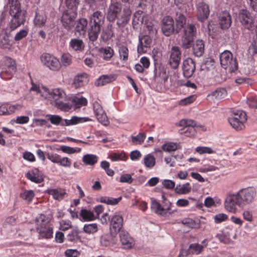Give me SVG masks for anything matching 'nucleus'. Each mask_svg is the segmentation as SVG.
Returning a JSON list of instances; mask_svg holds the SVG:
<instances>
[{
  "label": "nucleus",
  "mask_w": 257,
  "mask_h": 257,
  "mask_svg": "<svg viewBox=\"0 0 257 257\" xmlns=\"http://www.w3.org/2000/svg\"><path fill=\"white\" fill-rule=\"evenodd\" d=\"M146 135L145 133H139L136 136H131L132 143L134 145H141L145 141Z\"/></svg>",
  "instance_id": "50"
},
{
  "label": "nucleus",
  "mask_w": 257,
  "mask_h": 257,
  "mask_svg": "<svg viewBox=\"0 0 257 257\" xmlns=\"http://www.w3.org/2000/svg\"><path fill=\"white\" fill-rule=\"evenodd\" d=\"M227 92L224 88H218L208 95V97L212 100H219L224 98Z\"/></svg>",
  "instance_id": "36"
},
{
  "label": "nucleus",
  "mask_w": 257,
  "mask_h": 257,
  "mask_svg": "<svg viewBox=\"0 0 257 257\" xmlns=\"http://www.w3.org/2000/svg\"><path fill=\"white\" fill-rule=\"evenodd\" d=\"M48 193L52 195L55 200H60L63 199L66 194L65 190L62 189H51L47 191Z\"/></svg>",
  "instance_id": "37"
},
{
  "label": "nucleus",
  "mask_w": 257,
  "mask_h": 257,
  "mask_svg": "<svg viewBox=\"0 0 257 257\" xmlns=\"http://www.w3.org/2000/svg\"><path fill=\"white\" fill-rule=\"evenodd\" d=\"M151 209L156 214L162 216H166L168 213L169 214L173 212V211H170L171 210L172 203H169V206L165 208L162 206L161 204L157 201L156 199H152L151 200Z\"/></svg>",
  "instance_id": "21"
},
{
  "label": "nucleus",
  "mask_w": 257,
  "mask_h": 257,
  "mask_svg": "<svg viewBox=\"0 0 257 257\" xmlns=\"http://www.w3.org/2000/svg\"><path fill=\"white\" fill-rule=\"evenodd\" d=\"M216 237L220 241V242L224 244H227L229 243L231 240L230 234L229 231L225 229L217 234Z\"/></svg>",
  "instance_id": "42"
},
{
  "label": "nucleus",
  "mask_w": 257,
  "mask_h": 257,
  "mask_svg": "<svg viewBox=\"0 0 257 257\" xmlns=\"http://www.w3.org/2000/svg\"><path fill=\"white\" fill-rule=\"evenodd\" d=\"M152 42V40L150 35H145L140 37L138 46V52L140 54L146 53L148 49L151 47Z\"/></svg>",
  "instance_id": "25"
},
{
  "label": "nucleus",
  "mask_w": 257,
  "mask_h": 257,
  "mask_svg": "<svg viewBox=\"0 0 257 257\" xmlns=\"http://www.w3.org/2000/svg\"><path fill=\"white\" fill-rule=\"evenodd\" d=\"M67 102L72 104V108H78L83 106H86L87 104V100L86 98L82 96H74L68 99Z\"/></svg>",
  "instance_id": "30"
},
{
  "label": "nucleus",
  "mask_w": 257,
  "mask_h": 257,
  "mask_svg": "<svg viewBox=\"0 0 257 257\" xmlns=\"http://www.w3.org/2000/svg\"><path fill=\"white\" fill-rule=\"evenodd\" d=\"M27 178L36 183H40L44 180V175L38 169L35 168L26 174Z\"/></svg>",
  "instance_id": "27"
},
{
  "label": "nucleus",
  "mask_w": 257,
  "mask_h": 257,
  "mask_svg": "<svg viewBox=\"0 0 257 257\" xmlns=\"http://www.w3.org/2000/svg\"><path fill=\"white\" fill-rule=\"evenodd\" d=\"M65 254L66 257H78L80 253L76 249H68L66 250Z\"/></svg>",
  "instance_id": "64"
},
{
  "label": "nucleus",
  "mask_w": 257,
  "mask_h": 257,
  "mask_svg": "<svg viewBox=\"0 0 257 257\" xmlns=\"http://www.w3.org/2000/svg\"><path fill=\"white\" fill-rule=\"evenodd\" d=\"M79 216V219L82 221H91L96 219L93 212L86 209H82L80 210Z\"/></svg>",
  "instance_id": "33"
},
{
  "label": "nucleus",
  "mask_w": 257,
  "mask_h": 257,
  "mask_svg": "<svg viewBox=\"0 0 257 257\" xmlns=\"http://www.w3.org/2000/svg\"><path fill=\"white\" fill-rule=\"evenodd\" d=\"M197 18L201 22L206 21L209 16L210 11L208 5L203 2H199L197 5Z\"/></svg>",
  "instance_id": "22"
},
{
  "label": "nucleus",
  "mask_w": 257,
  "mask_h": 257,
  "mask_svg": "<svg viewBox=\"0 0 257 257\" xmlns=\"http://www.w3.org/2000/svg\"><path fill=\"white\" fill-rule=\"evenodd\" d=\"M145 25L149 35L154 36L157 34V29L151 22H146Z\"/></svg>",
  "instance_id": "60"
},
{
  "label": "nucleus",
  "mask_w": 257,
  "mask_h": 257,
  "mask_svg": "<svg viewBox=\"0 0 257 257\" xmlns=\"http://www.w3.org/2000/svg\"><path fill=\"white\" fill-rule=\"evenodd\" d=\"M48 119L51 123L55 125H61V126H69L75 125L88 121L91 119L87 117L72 116L71 119H63L62 117L58 115H48Z\"/></svg>",
  "instance_id": "6"
},
{
  "label": "nucleus",
  "mask_w": 257,
  "mask_h": 257,
  "mask_svg": "<svg viewBox=\"0 0 257 257\" xmlns=\"http://www.w3.org/2000/svg\"><path fill=\"white\" fill-rule=\"evenodd\" d=\"M208 245V241L206 239H204L201 244L192 243L189 245V249L190 251L194 254H199L203 250V249Z\"/></svg>",
  "instance_id": "32"
},
{
  "label": "nucleus",
  "mask_w": 257,
  "mask_h": 257,
  "mask_svg": "<svg viewBox=\"0 0 257 257\" xmlns=\"http://www.w3.org/2000/svg\"><path fill=\"white\" fill-rule=\"evenodd\" d=\"M231 18L226 11L221 13L219 16V25L222 29H228L231 24Z\"/></svg>",
  "instance_id": "26"
},
{
  "label": "nucleus",
  "mask_w": 257,
  "mask_h": 257,
  "mask_svg": "<svg viewBox=\"0 0 257 257\" xmlns=\"http://www.w3.org/2000/svg\"><path fill=\"white\" fill-rule=\"evenodd\" d=\"M256 194L253 187L241 189L236 193L229 194L224 202L225 208L227 211L235 213L237 210V206L243 207L252 202Z\"/></svg>",
  "instance_id": "1"
},
{
  "label": "nucleus",
  "mask_w": 257,
  "mask_h": 257,
  "mask_svg": "<svg viewBox=\"0 0 257 257\" xmlns=\"http://www.w3.org/2000/svg\"><path fill=\"white\" fill-rule=\"evenodd\" d=\"M132 11L129 6L125 5L122 11L117 16L116 25L118 27H124L126 25L131 19Z\"/></svg>",
  "instance_id": "16"
},
{
  "label": "nucleus",
  "mask_w": 257,
  "mask_h": 257,
  "mask_svg": "<svg viewBox=\"0 0 257 257\" xmlns=\"http://www.w3.org/2000/svg\"><path fill=\"white\" fill-rule=\"evenodd\" d=\"M119 238L123 248L130 249L135 245V243L133 238L127 231L122 230L119 234Z\"/></svg>",
  "instance_id": "24"
},
{
  "label": "nucleus",
  "mask_w": 257,
  "mask_h": 257,
  "mask_svg": "<svg viewBox=\"0 0 257 257\" xmlns=\"http://www.w3.org/2000/svg\"><path fill=\"white\" fill-rule=\"evenodd\" d=\"M161 30L162 33L167 37L176 33L174 21L172 17L167 16L163 18L161 21Z\"/></svg>",
  "instance_id": "11"
},
{
  "label": "nucleus",
  "mask_w": 257,
  "mask_h": 257,
  "mask_svg": "<svg viewBox=\"0 0 257 257\" xmlns=\"http://www.w3.org/2000/svg\"><path fill=\"white\" fill-rule=\"evenodd\" d=\"M122 10L121 4L119 2L112 3L109 6L106 18L110 22H113Z\"/></svg>",
  "instance_id": "17"
},
{
  "label": "nucleus",
  "mask_w": 257,
  "mask_h": 257,
  "mask_svg": "<svg viewBox=\"0 0 257 257\" xmlns=\"http://www.w3.org/2000/svg\"><path fill=\"white\" fill-rule=\"evenodd\" d=\"M93 107L94 113L98 121L104 125H107L109 124L108 119L106 113L98 100H95L93 102Z\"/></svg>",
  "instance_id": "15"
},
{
  "label": "nucleus",
  "mask_w": 257,
  "mask_h": 257,
  "mask_svg": "<svg viewBox=\"0 0 257 257\" xmlns=\"http://www.w3.org/2000/svg\"><path fill=\"white\" fill-rule=\"evenodd\" d=\"M60 60L61 66L62 65L67 67L72 64V57L69 53H64L61 56Z\"/></svg>",
  "instance_id": "48"
},
{
  "label": "nucleus",
  "mask_w": 257,
  "mask_h": 257,
  "mask_svg": "<svg viewBox=\"0 0 257 257\" xmlns=\"http://www.w3.org/2000/svg\"><path fill=\"white\" fill-rule=\"evenodd\" d=\"M180 135H184L187 137H192L195 134V130L192 127H183L179 131Z\"/></svg>",
  "instance_id": "53"
},
{
  "label": "nucleus",
  "mask_w": 257,
  "mask_h": 257,
  "mask_svg": "<svg viewBox=\"0 0 257 257\" xmlns=\"http://www.w3.org/2000/svg\"><path fill=\"white\" fill-rule=\"evenodd\" d=\"M42 98L49 101L58 109L64 112L69 111L72 109V104L67 102L68 97L64 90L60 88L52 89L44 88L41 91Z\"/></svg>",
  "instance_id": "2"
},
{
  "label": "nucleus",
  "mask_w": 257,
  "mask_h": 257,
  "mask_svg": "<svg viewBox=\"0 0 257 257\" xmlns=\"http://www.w3.org/2000/svg\"><path fill=\"white\" fill-rule=\"evenodd\" d=\"M193 53L196 57H201L204 52V43L202 40H197L192 46Z\"/></svg>",
  "instance_id": "34"
},
{
  "label": "nucleus",
  "mask_w": 257,
  "mask_h": 257,
  "mask_svg": "<svg viewBox=\"0 0 257 257\" xmlns=\"http://www.w3.org/2000/svg\"><path fill=\"white\" fill-rule=\"evenodd\" d=\"M181 59V51L178 46H173L170 51L169 64L171 68H178Z\"/></svg>",
  "instance_id": "13"
},
{
  "label": "nucleus",
  "mask_w": 257,
  "mask_h": 257,
  "mask_svg": "<svg viewBox=\"0 0 257 257\" xmlns=\"http://www.w3.org/2000/svg\"><path fill=\"white\" fill-rule=\"evenodd\" d=\"M16 71L15 62L12 59H10L8 62L2 68L0 73L1 77L4 79H9Z\"/></svg>",
  "instance_id": "19"
},
{
  "label": "nucleus",
  "mask_w": 257,
  "mask_h": 257,
  "mask_svg": "<svg viewBox=\"0 0 257 257\" xmlns=\"http://www.w3.org/2000/svg\"><path fill=\"white\" fill-rule=\"evenodd\" d=\"M151 209L156 214L162 216H166L168 213L169 214L173 212V211H170L171 210L172 203H169V206L165 208L162 206L161 204L157 201L156 199H152L151 200Z\"/></svg>",
  "instance_id": "20"
},
{
  "label": "nucleus",
  "mask_w": 257,
  "mask_h": 257,
  "mask_svg": "<svg viewBox=\"0 0 257 257\" xmlns=\"http://www.w3.org/2000/svg\"><path fill=\"white\" fill-rule=\"evenodd\" d=\"M113 77L111 76L103 75L99 77L95 84L97 86H103L113 81Z\"/></svg>",
  "instance_id": "52"
},
{
  "label": "nucleus",
  "mask_w": 257,
  "mask_h": 257,
  "mask_svg": "<svg viewBox=\"0 0 257 257\" xmlns=\"http://www.w3.org/2000/svg\"><path fill=\"white\" fill-rule=\"evenodd\" d=\"M69 49L76 52L83 51L85 44L82 39L79 38H73L69 43Z\"/></svg>",
  "instance_id": "28"
},
{
  "label": "nucleus",
  "mask_w": 257,
  "mask_h": 257,
  "mask_svg": "<svg viewBox=\"0 0 257 257\" xmlns=\"http://www.w3.org/2000/svg\"><path fill=\"white\" fill-rule=\"evenodd\" d=\"M109 158L111 159L112 161L126 160V155L124 152H121L120 153H113L110 155Z\"/></svg>",
  "instance_id": "57"
},
{
  "label": "nucleus",
  "mask_w": 257,
  "mask_h": 257,
  "mask_svg": "<svg viewBox=\"0 0 257 257\" xmlns=\"http://www.w3.org/2000/svg\"><path fill=\"white\" fill-rule=\"evenodd\" d=\"M191 190L189 183H186L183 185H177L175 188V191L178 194H186Z\"/></svg>",
  "instance_id": "41"
},
{
  "label": "nucleus",
  "mask_w": 257,
  "mask_h": 257,
  "mask_svg": "<svg viewBox=\"0 0 257 257\" xmlns=\"http://www.w3.org/2000/svg\"><path fill=\"white\" fill-rule=\"evenodd\" d=\"M42 64L53 71H58L61 69V63L59 59L54 56L44 53L40 56Z\"/></svg>",
  "instance_id": "10"
},
{
  "label": "nucleus",
  "mask_w": 257,
  "mask_h": 257,
  "mask_svg": "<svg viewBox=\"0 0 257 257\" xmlns=\"http://www.w3.org/2000/svg\"><path fill=\"white\" fill-rule=\"evenodd\" d=\"M176 21V34L178 33L180 30L186 24V18L183 14L177 12L175 18Z\"/></svg>",
  "instance_id": "38"
},
{
  "label": "nucleus",
  "mask_w": 257,
  "mask_h": 257,
  "mask_svg": "<svg viewBox=\"0 0 257 257\" xmlns=\"http://www.w3.org/2000/svg\"><path fill=\"white\" fill-rule=\"evenodd\" d=\"M113 236H115L114 234H111L110 232L109 233H105L102 234L100 237V243L102 246L107 247L110 246L111 244H114V241Z\"/></svg>",
  "instance_id": "35"
},
{
  "label": "nucleus",
  "mask_w": 257,
  "mask_h": 257,
  "mask_svg": "<svg viewBox=\"0 0 257 257\" xmlns=\"http://www.w3.org/2000/svg\"><path fill=\"white\" fill-rule=\"evenodd\" d=\"M76 15V11L73 10H67L64 12L61 21L66 29L70 30L73 27Z\"/></svg>",
  "instance_id": "14"
},
{
  "label": "nucleus",
  "mask_w": 257,
  "mask_h": 257,
  "mask_svg": "<svg viewBox=\"0 0 257 257\" xmlns=\"http://www.w3.org/2000/svg\"><path fill=\"white\" fill-rule=\"evenodd\" d=\"M255 31V36L254 37L248 50V53L252 56L257 54V26H256Z\"/></svg>",
  "instance_id": "51"
},
{
  "label": "nucleus",
  "mask_w": 257,
  "mask_h": 257,
  "mask_svg": "<svg viewBox=\"0 0 257 257\" xmlns=\"http://www.w3.org/2000/svg\"><path fill=\"white\" fill-rule=\"evenodd\" d=\"M238 19L244 28L251 30L254 27V20L251 14L246 10L239 11Z\"/></svg>",
  "instance_id": "12"
},
{
  "label": "nucleus",
  "mask_w": 257,
  "mask_h": 257,
  "mask_svg": "<svg viewBox=\"0 0 257 257\" xmlns=\"http://www.w3.org/2000/svg\"><path fill=\"white\" fill-rule=\"evenodd\" d=\"M88 25V22L86 19L81 18L76 23L75 31L77 32H85Z\"/></svg>",
  "instance_id": "43"
},
{
  "label": "nucleus",
  "mask_w": 257,
  "mask_h": 257,
  "mask_svg": "<svg viewBox=\"0 0 257 257\" xmlns=\"http://www.w3.org/2000/svg\"><path fill=\"white\" fill-rule=\"evenodd\" d=\"M246 102L250 107L257 108V96L248 98Z\"/></svg>",
  "instance_id": "63"
},
{
  "label": "nucleus",
  "mask_w": 257,
  "mask_h": 257,
  "mask_svg": "<svg viewBox=\"0 0 257 257\" xmlns=\"http://www.w3.org/2000/svg\"><path fill=\"white\" fill-rule=\"evenodd\" d=\"M82 162L85 165L93 166L98 161V157L93 154H87L82 158Z\"/></svg>",
  "instance_id": "39"
},
{
  "label": "nucleus",
  "mask_w": 257,
  "mask_h": 257,
  "mask_svg": "<svg viewBox=\"0 0 257 257\" xmlns=\"http://www.w3.org/2000/svg\"><path fill=\"white\" fill-rule=\"evenodd\" d=\"M128 49L125 46L121 45L118 47L119 57L120 60L126 61L128 57Z\"/></svg>",
  "instance_id": "47"
},
{
  "label": "nucleus",
  "mask_w": 257,
  "mask_h": 257,
  "mask_svg": "<svg viewBox=\"0 0 257 257\" xmlns=\"http://www.w3.org/2000/svg\"><path fill=\"white\" fill-rule=\"evenodd\" d=\"M71 164L72 161L69 158L66 157H61L60 156V160L58 163L59 165L64 167L70 168L71 166Z\"/></svg>",
  "instance_id": "59"
},
{
  "label": "nucleus",
  "mask_w": 257,
  "mask_h": 257,
  "mask_svg": "<svg viewBox=\"0 0 257 257\" xmlns=\"http://www.w3.org/2000/svg\"><path fill=\"white\" fill-rule=\"evenodd\" d=\"M60 150L64 153L68 154H72L81 152V148H73L67 146H61Z\"/></svg>",
  "instance_id": "54"
},
{
  "label": "nucleus",
  "mask_w": 257,
  "mask_h": 257,
  "mask_svg": "<svg viewBox=\"0 0 257 257\" xmlns=\"http://www.w3.org/2000/svg\"><path fill=\"white\" fill-rule=\"evenodd\" d=\"M99 52L103 55L102 58L105 61L110 60L114 55L113 49L109 46L100 48Z\"/></svg>",
  "instance_id": "40"
},
{
  "label": "nucleus",
  "mask_w": 257,
  "mask_h": 257,
  "mask_svg": "<svg viewBox=\"0 0 257 257\" xmlns=\"http://www.w3.org/2000/svg\"><path fill=\"white\" fill-rule=\"evenodd\" d=\"M244 111L237 110L232 112V115L228 118V120L233 128L239 131L245 127L244 123L247 120Z\"/></svg>",
  "instance_id": "7"
},
{
  "label": "nucleus",
  "mask_w": 257,
  "mask_h": 257,
  "mask_svg": "<svg viewBox=\"0 0 257 257\" xmlns=\"http://www.w3.org/2000/svg\"><path fill=\"white\" fill-rule=\"evenodd\" d=\"M121 199V197L117 198L107 196H102L100 198V202L107 205H114L117 204Z\"/></svg>",
  "instance_id": "45"
},
{
  "label": "nucleus",
  "mask_w": 257,
  "mask_h": 257,
  "mask_svg": "<svg viewBox=\"0 0 257 257\" xmlns=\"http://www.w3.org/2000/svg\"><path fill=\"white\" fill-rule=\"evenodd\" d=\"M46 21V17L43 14H40L39 13H36L35 18L34 19V24L35 26L39 28L43 27Z\"/></svg>",
  "instance_id": "44"
},
{
  "label": "nucleus",
  "mask_w": 257,
  "mask_h": 257,
  "mask_svg": "<svg viewBox=\"0 0 257 257\" xmlns=\"http://www.w3.org/2000/svg\"><path fill=\"white\" fill-rule=\"evenodd\" d=\"M52 219L51 215L41 214L36 219V229L39 236L42 238L49 239L53 236V228L50 224Z\"/></svg>",
  "instance_id": "5"
},
{
  "label": "nucleus",
  "mask_w": 257,
  "mask_h": 257,
  "mask_svg": "<svg viewBox=\"0 0 257 257\" xmlns=\"http://www.w3.org/2000/svg\"><path fill=\"white\" fill-rule=\"evenodd\" d=\"M196 151L200 154H211L214 153L213 150L208 147H197L196 148Z\"/></svg>",
  "instance_id": "61"
},
{
  "label": "nucleus",
  "mask_w": 257,
  "mask_h": 257,
  "mask_svg": "<svg viewBox=\"0 0 257 257\" xmlns=\"http://www.w3.org/2000/svg\"><path fill=\"white\" fill-rule=\"evenodd\" d=\"M196 99L195 95H191L184 99H181L179 104L181 105H186L194 102Z\"/></svg>",
  "instance_id": "62"
},
{
  "label": "nucleus",
  "mask_w": 257,
  "mask_h": 257,
  "mask_svg": "<svg viewBox=\"0 0 257 257\" xmlns=\"http://www.w3.org/2000/svg\"><path fill=\"white\" fill-rule=\"evenodd\" d=\"M20 105H11L8 103H3L0 105V116L9 115L14 113L20 107Z\"/></svg>",
  "instance_id": "29"
},
{
  "label": "nucleus",
  "mask_w": 257,
  "mask_h": 257,
  "mask_svg": "<svg viewBox=\"0 0 257 257\" xmlns=\"http://www.w3.org/2000/svg\"><path fill=\"white\" fill-rule=\"evenodd\" d=\"M10 15L12 19L9 23L10 29L13 31L24 24L26 21L27 12L22 9L18 0H9Z\"/></svg>",
  "instance_id": "3"
},
{
  "label": "nucleus",
  "mask_w": 257,
  "mask_h": 257,
  "mask_svg": "<svg viewBox=\"0 0 257 257\" xmlns=\"http://www.w3.org/2000/svg\"><path fill=\"white\" fill-rule=\"evenodd\" d=\"M104 23V16L101 12H95L90 16L88 28V36L90 41L97 40Z\"/></svg>",
  "instance_id": "4"
},
{
  "label": "nucleus",
  "mask_w": 257,
  "mask_h": 257,
  "mask_svg": "<svg viewBox=\"0 0 257 257\" xmlns=\"http://www.w3.org/2000/svg\"><path fill=\"white\" fill-rule=\"evenodd\" d=\"M21 196L24 200L31 202L34 197V193L33 190L25 191L21 194Z\"/></svg>",
  "instance_id": "58"
},
{
  "label": "nucleus",
  "mask_w": 257,
  "mask_h": 257,
  "mask_svg": "<svg viewBox=\"0 0 257 257\" xmlns=\"http://www.w3.org/2000/svg\"><path fill=\"white\" fill-rule=\"evenodd\" d=\"M123 218L119 214L114 215L110 220L109 230L111 234L116 235L122 230Z\"/></svg>",
  "instance_id": "18"
},
{
  "label": "nucleus",
  "mask_w": 257,
  "mask_h": 257,
  "mask_svg": "<svg viewBox=\"0 0 257 257\" xmlns=\"http://www.w3.org/2000/svg\"><path fill=\"white\" fill-rule=\"evenodd\" d=\"M179 126L182 127H192L194 128L196 123L192 119H182L179 122Z\"/></svg>",
  "instance_id": "56"
},
{
  "label": "nucleus",
  "mask_w": 257,
  "mask_h": 257,
  "mask_svg": "<svg viewBox=\"0 0 257 257\" xmlns=\"http://www.w3.org/2000/svg\"><path fill=\"white\" fill-rule=\"evenodd\" d=\"M162 149L167 152L175 151L178 149V145L177 143L170 142L162 145Z\"/></svg>",
  "instance_id": "55"
},
{
  "label": "nucleus",
  "mask_w": 257,
  "mask_h": 257,
  "mask_svg": "<svg viewBox=\"0 0 257 257\" xmlns=\"http://www.w3.org/2000/svg\"><path fill=\"white\" fill-rule=\"evenodd\" d=\"M182 70L184 77L186 78L191 77L195 70L194 61L190 58L184 60L183 62Z\"/></svg>",
  "instance_id": "23"
},
{
  "label": "nucleus",
  "mask_w": 257,
  "mask_h": 257,
  "mask_svg": "<svg viewBox=\"0 0 257 257\" xmlns=\"http://www.w3.org/2000/svg\"><path fill=\"white\" fill-rule=\"evenodd\" d=\"M88 75L85 73L78 74L75 76L72 85L75 88L82 87L88 82Z\"/></svg>",
  "instance_id": "31"
},
{
  "label": "nucleus",
  "mask_w": 257,
  "mask_h": 257,
  "mask_svg": "<svg viewBox=\"0 0 257 257\" xmlns=\"http://www.w3.org/2000/svg\"><path fill=\"white\" fill-rule=\"evenodd\" d=\"M83 231L88 234H93L98 231V225L96 223L86 224L83 228Z\"/></svg>",
  "instance_id": "49"
},
{
  "label": "nucleus",
  "mask_w": 257,
  "mask_h": 257,
  "mask_svg": "<svg viewBox=\"0 0 257 257\" xmlns=\"http://www.w3.org/2000/svg\"><path fill=\"white\" fill-rule=\"evenodd\" d=\"M144 164L146 167L152 168L156 164L155 158L151 154L147 155L144 158Z\"/></svg>",
  "instance_id": "46"
},
{
  "label": "nucleus",
  "mask_w": 257,
  "mask_h": 257,
  "mask_svg": "<svg viewBox=\"0 0 257 257\" xmlns=\"http://www.w3.org/2000/svg\"><path fill=\"white\" fill-rule=\"evenodd\" d=\"M220 61L221 66L230 72H234L237 69L236 60L233 59L232 53L225 50L220 55Z\"/></svg>",
  "instance_id": "9"
},
{
  "label": "nucleus",
  "mask_w": 257,
  "mask_h": 257,
  "mask_svg": "<svg viewBox=\"0 0 257 257\" xmlns=\"http://www.w3.org/2000/svg\"><path fill=\"white\" fill-rule=\"evenodd\" d=\"M196 32L195 26L191 24H188L184 29L181 39V46L183 49H187L191 47Z\"/></svg>",
  "instance_id": "8"
}]
</instances>
